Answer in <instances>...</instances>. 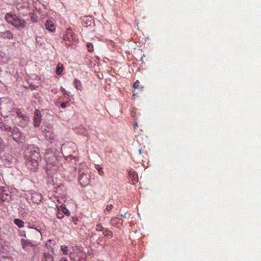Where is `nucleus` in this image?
<instances>
[{"mask_svg":"<svg viewBox=\"0 0 261 261\" xmlns=\"http://www.w3.org/2000/svg\"><path fill=\"white\" fill-rule=\"evenodd\" d=\"M60 211L61 210H59V211L58 212L57 214V218L59 219L63 218L64 216L62 213H60Z\"/></svg>","mask_w":261,"mask_h":261,"instance_id":"c756f323","label":"nucleus"},{"mask_svg":"<svg viewBox=\"0 0 261 261\" xmlns=\"http://www.w3.org/2000/svg\"><path fill=\"white\" fill-rule=\"evenodd\" d=\"M5 18L7 22L14 26L15 28L21 29L25 27L26 22L25 20L18 17L15 14H11L8 13L6 14Z\"/></svg>","mask_w":261,"mask_h":261,"instance_id":"f03ea898","label":"nucleus"},{"mask_svg":"<svg viewBox=\"0 0 261 261\" xmlns=\"http://www.w3.org/2000/svg\"><path fill=\"white\" fill-rule=\"evenodd\" d=\"M60 90L61 92H62L63 94H65V95H69L67 93V90H66L64 88H63V87H61L60 88Z\"/></svg>","mask_w":261,"mask_h":261,"instance_id":"2f4dec72","label":"nucleus"},{"mask_svg":"<svg viewBox=\"0 0 261 261\" xmlns=\"http://www.w3.org/2000/svg\"><path fill=\"white\" fill-rule=\"evenodd\" d=\"M74 261H85V260L84 258H79L77 260H75V259H74Z\"/></svg>","mask_w":261,"mask_h":261,"instance_id":"c9c22d12","label":"nucleus"},{"mask_svg":"<svg viewBox=\"0 0 261 261\" xmlns=\"http://www.w3.org/2000/svg\"><path fill=\"white\" fill-rule=\"evenodd\" d=\"M132 116L133 117V116H134V114H133V115L132 114Z\"/></svg>","mask_w":261,"mask_h":261,"instance_id":"79ce46f5","label":"nucleus"},{"mask_svg":"<svg viewBox=\"0 0 261 261\" xmlns=\"http://www.w3.org/2000/svg\"><path fill=\"white\" fill-rule=\"evenodd\" d=\"M63 66L62 64L59 63L56 67V73L57 74H61L63 72Z\"/></svg>","mask_w":261,"mask_h":261,"instance_id":"aec40b11","label":"nucleus"},{"mask_svg":"<svg viewBox=\"0 0 261 261\" xmlns=\"http://www.w3.org/2000/svg\"><path fill=\"white\" fill-rule=\"evenodd\" d=\"M11 195L7 190H5L4 187H0V201L9 200Z\"/></svg>","mask_w":261,"mask_h":261,"instance_id":"423d86ee","label":"nucleus"},{"mask_svg":"<svg viewBox=\"0 0 261 261\" xmlns=\"http://www.w3.org/2000/svg\"><path fill=\"white\" fill-rule=\"evenodd\" d=\"M45 137L47 140L52 142V141L55 139V134L53 133L51 131L47 130L45 132Z\"/></svg>","mask_w":261,"mask_h":261,"instance_id":"ddd939ff","label":"nucleus"},{"mask_svg":"<svg viewBox=\"0 0 261 261\" xmlns=\"http://www.w3.org/2000/svg\"><path fill=\"white\" fill-rule=\"evenodd\" d=\"M126 214V213H125L123 215H117V218H119V216L121 218H124L125 217Z\"/></svg>","mask_w":261,"mask_h":261,"instance_id":"72a5a7b5","label":"nucleus"},{"mask_svg":"<svg viewBox=\"0 0 261 261\" xmlns=\"http://www.w3.org/2000/svg\"><path fill=\"white\" fill-rule=\"evenodd\" d=\"M139 85L140 82H139L138 80H137L133 85V88L135 89H136V88H138L139 87Z\"/></svg>","mask_w":261,"mask_h":261,"instance_id":"c85d7f7f","label":"nucleus"},{"mask_svg":"<svg viewBox=\"0 0 261 261\" xmlns=\"http://www.w3.org/2000/svg\"><path fill=\"white\" fill-rule=\"evenodd\" d=\"M11 136L13 137V140L17 142L18 143H24L26 141V136L24 133L20 131L17 127L11 128L10 131Z\"/></svg>","mask_w":261,"mask_h":261,"instance_id":"7ed1b4c3","label":"nucleus"},{"mask_svg":"<svg viewBox=\"0 0 261 261\" xmlns=\"http://www.w3.org/2000/svg\"><path fill=\"white\" fill-rule=\"evenodd\" d=\"M61 250L63 253L64 254H67L69 252V248L66 245H62L61 247Z\"/></svg>","mask_w":261,"mask_h":261,"instance_id":"4be33fe9","label":"nucleus"},{"mask_svg":"<svg viewBox=\"0 0 261 261\" xmlns=\"http://www.w3.org/2000/svg\"><path fill=\"white\" fill-rule=\"evenodd\" d=\"M5 157H6V158H7V159H8L9 156H5ZM8 160H9V163H10V161L9 159ZM9 164H8V165H9Z\"/></svg>","mask_w":261,"mask_h":261,"instance_id":"ea45409f","label":"nucleus"},{"mask_svg":"<svg viewBox=\"0 0 261 261\" xmlns=\"http://www.w3.org/2000/svg\"><path fill=\"white\" fill-rule=\"evenodd\" d=\"M40 153L38 147L30 146L25 152V166L31 171H36L38 168V161Z\"/></svg>","mask_w":261,"mask_h":261,"instance_id":"f257e3e1","label":"nucleus"},{"mask_svg":"<svg viewBox=\"0 0 261 261\" xmlns=\"http://www.w3.org/2000/svg\"><path fill=\"white\" fill-rule=\"evenodd\" d=\"M46 29L47 30L53 32L55 30V23H53V21L51 20H47L46 21L45 24Z\"/></svg>","mask_w":261,"mask_h":261,"instance_id":"9d476101","label":"nucleus"},{"mask_svg":"<svg viewBox=\"0 0 261 261\" xmlns=\"http://www.w3.org/2000/svg\"><path fill=\"white\" fill-rule=\"evenodd\" d=\"M79 181L82 187H85L89 182V177L87 174L82 173L80 175Z\"/></svg>","mask_w":261,"mask_h":261,"instance_id":"1a4fd4ad","label":"nucleus"},{"mask_svg":"<svg viewBox=\"0 0 261 261\" xmlns=\"http://www.w3.org/2000/svg\"><path fill=\"white\" fill-rule=\"evenodd\" d=\"M1 36L3 38L11 39L13 38V34L10 31H6L1 33Z\"/></svg>","mask_w":261,"mask_h":261,"instance_id":"f8f14e48","label":"nucleus"},{"mask_svg":"<svg viewBox=\"0 0 261 261\" xmlns=\"http://www.w3.org/2000/svg\"><path fill=\"white\" fill-rule=\"evenodd\" d=\"M14 223L15 225L18 226L19 228L24 227V222L23 221L19 219V218H15L14 220Z\"/></svg>","mask_w":261,"mask_h":261,"instance_id":"2eb2a0df","label":"nucleus"},{"mask_svg":"<svg viewBox=\"0 0 261 261\" xmlns=\"http://www.w3.org/2000/svg\"><path fill=\"white\" fill-rule=\"evenodd\" d=\"M31 225H34L33 223H31Z\"/></svg>","mask_w":261,"mask_h":261,"instance_id":"a19ab883","label":"nucleus"},{"mask_svg":"<svg viewBox=\"0 0 261 261\" xmlns=\"http://www.w3.org/2000/svg\"><path fill=\"white\" fill-rule=\"evenodd\" d=\"M138 123H136V122L134 123V128H136L138 127Z\"/></svg>","mask_w":261,"mask_h":261,"instance_id":"e433bc0d","label":"nucleus"},{"mask_svg":"<svg viewBox=\"0 0 261 261\" xmlns=\"http://www.w3.org/2000/svg\"><path fill=\"white\" fill-rule=\"evenodd\" d=\"M68 102H62L61 103V106L62 108H65L66 107V105L67 103H68Z\"/></svg>","mask_w":261,"mask_h":261,"instance_id":"473e14b6","label":"nucleus"},{"mask_svg":"<svg viewBox=\"0 0 261 261\" xmlns=\"http://www.w3.org/2000/svg\"><path fill=\"white\" fill-rule=\"evenodd\" d=\"M103 234L104 236L107 237H112L113 236V232L109 229L105 230L103 232Z\"/></svg>","mask_w":261,"mask_h":261,"instance_id":"5701e85b","label":"nucleus"},{"mask_svg":"<svg viewBox=\"0 0 261 261\" xmlns=\"http://www.w3.org/2000/svg\"><path fill=\"white\" fill-rule=\"evenodd\" d=\"M5 147V142L3 139L0 138V152L4 149Z\"/></svg>","mask_w":261,"mask_h":261,"instance_id":"393cba45","label":"nucleus"},{"mask_svg":"<svg viewBox=\"0 0 261 261\" xmlns=\"http://www.w3.org/2000/svg\"><path fill=\"white\" fill-rule=\"evenodd\" d=\"M95 168L96 169H97L99 174H100L101 176H103L104 172L102 170V167L99 165H96Z\"/></svg>","mask_w":261,"mask_h":261,"instance_id":"a878e982","label":"nucleus"},{"mask_svg":"<svg viewBox=\"0 0 261 261\" xmlns=\"http://www.w3.org/2000/svg\"><path fill=\"white\" fill-rule=\"evenodd\" d=\"M87 48L89 51H93V45L92 43H88L87 44Z\"/></svg>","mask_w":261,"mask_h":261,"instance_id":"bb28decb","label":"nucleus"},{"mask_svg":"<svg viewBox=\"0 0 261 261\" xmlns=\"http://www.w3.org/2000/svg\"><path fill=\"white\" fill-rule=\"evenodd\" d=\"M76 149V145L73 143H67L62 146V150L66 153H69L68 155L70 156H72L71 152H75Z\"/></svg>","mask_w":261,"mask_h":261,"instance_id":"39448f33","label":"nucleus"},{"mask_svg":"<svg viewBox=\"0 0 261 261\" xmlns=\"http://www.w3.org/2000/svg\"><path fill=\"white\" fill-rule=\"evenodd\" d=\"M72 221L73 223L74 224V225H77L79 219L77 217H72L71 218Z\"/></svg>","mask_w":261,"mask_h":261,"instance_id":"7c9ffc66","label":"nucleus"},{"mask_svg":"<svg viewBox=\"0 0 261 261\" xmlns=\"http://www.w3.org/2000/svg\"><path fill=\"white\" fill-rule=\"evenodd\" d=\"M42 197L41 194L35 192L32 195V200L34 202L39 203L41 201Z\"/></svg>","mask_w":261,"mask_h":261,"instance_id":"9b49d317","label":"nucleus"},{"mask_svg":"<svg viewBox=\"0 0 261 261\" xmlns=\"http://www.w3.org/2000/svg\"><path fill=\"white\" fill-rule=\"evenodd\" d=\"M21 244L23 249H26L29 245H32V242L30 240H26L24 239H21Z\"/></svg>","mask_w":261,"mask_h":261,"instance_id":"4468645a","label":"nucleus"},{"mask_svg":"<svg viewBox=\"0 0 261 261\" xmlns=\"http://www.w3.org/2000/svg\"><path fill=\"white\" fill-rule=\"evenodd\" d=\"M59 210H62V212L66 216H69L70 212L69 210L67 209L65 205H61L60 208H58Z\"/></svg>","mask_w":261,"mask_h":261,"instance_id":"f3484780","label":"nucleus"},{"mask_svg":"<svg viewBox=\"0 0 261 261\" xmlns=\"http://www.w3.org/2000/svg\"><path fill=\"white\" fill-rule=\"evenodd\" d=\"M138 152H139V154H142V149H141V148L139 149Z\"/></svg>","mask_w":261,"mask_h":261,"instance_id":"4c0bfd02","label":"nucleus"},{"mask_svg":"<svg viewBox=\"0 0 261 261\" xmlns=\"http://www.w3.org/2000/svg\"><path fill=\"white\" fill-rule=\"evenodd\" d=\"M60 261H68V260L65 257H62Z\"/></svg>","mask_w":261,"mask_h":261,"instance_id":"f704fd0d","label":"nucleus"},{"mask_svg":"<svg viewBox=\"0 0 261 261\" xmlns=\"http://www.w3.org/2000/svg\"><path fill=\"white\" fill-rule=\"evenodd\" d=\"M65 44H66V46H71V45H70V44L67 43V42H65Z\"/></svg>","mask_w":261,"mask_h":261,"instance_id":"58836bf2","label":"nucleus"},{"mask_svg":"<svg viewBox=\"0 0 261 261\" xmlns=\"http://www.w3.org/2000/svg\"><path fill=\"white\" fill-rule=\"evenodd\" d=\"M42 120V115L41 112L38 110H36L34 113V125L37 127L39 126Z\"/></svg>","mask_w":261,"mask_h":261,"instance_id":"0eeeda50","label":"nucleus"},{"mask_svg":"<svg viewBox=\"0 0 261 261\" xmlns=\"http://www.w3.org/2000/svg\"><path fill=\"white\" fill-rule=\"evenodd\" d=\"M0 128L6 132H10L11 130V127H9L8 125H5L4 123L0 122Z\"/></svg>","mask_w":261,"mask_h":261,"instance_id":"dca6fc26","label":"nucleus"},{"mask_svg":"<svg viewBox=\"0 0 261 261\" xmlns=\"http://www.w3.org/2000/svg\"><path fill=\"white\" fill-rule=\"evenodd\" d=\"M74 87L77 90H82V84L80 81L78 79H75L73 83Z\"/></svg>","mask_w":261,"mask_h":261,"instance_id":"6ab92c4d","label":"nucleus"},{"mask_svg":"<svg viewBox=\"0 0 261 261\" xmlns=\"http://www.w3.org/2000/svg\"><path fill=\"white\" fill-rule=\"evenodd\" d=\"M96 230L97 231H102L103 230V227L100 223H98L96 225Z\"/></svg>","mask_w":261,"mask_h":261,"instance_id":"cd10ccee","label":"nucleus"},{"mask_svg":"<svg viewBox=\"0 0 261 261\" xmlns=\"http://www.w3.org/2000/svg\"><path fill=\"white\" fill-rule=\"evenodd\" d=\"M9 163V160L6 157L5 158H3L1 156H0V166H2L3 165L5 166H8Z\"/></svg>","mask_w":261,"mask_h":261,"instance_id":"a211bd4d","label":"nucleus"},{"mask_svg":"<svg viewBox=\"0 0 261 261\" xmlns=\"http://www.w3.org/2000/svg\"><path fill=\"white\" fill-rule=\"evenodd\" d=\"M64 41L69 42H76L78 40V38L76 35L72 32L70 28L66 29V32L63 37Z\"/></svg>","mask_w":261,"mask_h":261,"instance_id":"20e7f679","label":"nucleus"},{"mask_svg":"<svg viewBox=\"0 0 261 261\" xmlns=\"http://www.w3.org/2000/svg\"><path fill=\"white\" fill-rule=\"evenodd\" d=\"M113 207V205L112 204H108L107 205L106 209L104 210V213L105 215H108V214L110 213Z\"/></svg>","mask_w":261,"mask_h":261,"instance_id":"412c9836","label":"nucleus"},{"mask_svg":"<svg viewBox=\"0 0 261 261\" xmlns=\"http://www.w3.org/2000/svg\"><path fill=\"white\" fill-rule=\"evenodd\" d=\"M29 227L34 228L35 230H37L38 232V234L40 236H42L41 230L39 229V228H38V227H35V225H31V222L29 223Z\"/></svg>","mask_w":261,"mask_h":261,"instance_id":"b1692460","label":"nucleus"},{"mask_svg":"<svg viewBox=\"0 0 261 261\" xmlns=\"http://www.w3.org/2000/svg\"><path fill=\"white\" fill-rule=\"evenodd\" d=\"M12 104L10 100L8 99H3L0 103L1 110H9L11 108Z\"/></svg>","mask_w":261,"mask_h":261,"instance_id":"6e6552de","label":"nucleus"}]
</instances>
